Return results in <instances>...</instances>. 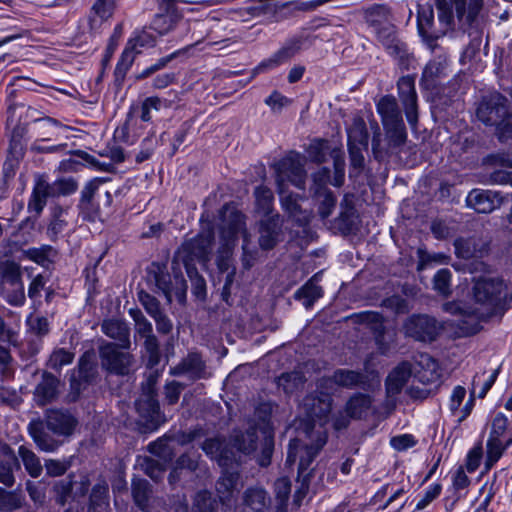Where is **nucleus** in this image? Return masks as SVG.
Returning a JSON list of instances; mask_svg holds the SVG:
<instances>
[{
  "label": "nucleus",
  "mask_w": 512,
  "mask_h": 512,
  "mask_svg": "<svg viewBox=\"0 0 512 512\" xmlns=\"http://www.w3.org/2000/svg\"><path fill=\"white\" fill-rule=\"evenodd\" d=\"M220 215L222 219L220 226L221 246L216 259L219 271H229L232 251L236 245L239 233L242 234L243 238V266L246 269L251 268L257 258L258 250L252 244L251 235L245 228V216L228 205L222 208Z\"/></svg>",
  "instance_id": "nucleus-1"
},
{
  "label": "nucleus",
  "mask_w": 512,
  "mask_h": 512,
  "mask_svg": "<svg viewBox=\"0 0 512 512\" xmlns=\"http://www.w3.org/2000/svg\"><path fill=\"white\" fill-rule=\"evenodd\" d=\"M77 426L78 420L71 412L52 409L46 412L44 421H31L28 432L41 451L54 452L74 434Z\"/></svg>",
  "instance_id": "nucleus-2"
},
{
  "label": "nucleus",
  "mask_w": 512,
  "mask_h": 512,
  "mask_svg": "<svg viewBox=\"0 0 512 512\" xmlns=\"http://www.w3.org/2000/svg\"><path fill=\"white\" fill-rule=\"evenodd\" d=\"M507 298V287L504 281L497 277H479L474 279L472 287L471 309L469 313L477 321L503 313Z\"/></svg>",
  "instance_id": "nucleus-3"
},
{
  "label": "nucleus",
  "mask_w": 512,
  "mask_h": 512,
  "mask_svg": "<svg viewBox=\"0 0 512 512\" xmlns=\"http://www.w3.org/2000/svg\"><path fill=\"white\" fill-rule=\"evenodd\" d=\"M276 184L281 198L282 207L291 215L300 209L297 197L286 191V182H290L298 189L305 188L306 171L299 154H290L275 165Z\"/></svg>",
  "instance_id": "nucleus-4"
},
{
  "label": "nucleus",
  "mask_w": 512,
  "mask_h": 512,
  "mask_svg": "<svg viewBox=\"0 0 512 512\" xmlns=\"http://www.w3.org/2000/svg\"><path fill=\"white\" fill-rule=\"evenodd\" d=\"M327 442V434L324 431H306L305 439H291L288 445L286 463L292 465L299 459L298 470L303 473Z\"/></svg>",
  "instance_id": "nucleus-5"
},
{
  "label": "nucleus",
  "mask_w": 512,
  "mask_h": 512,
  "mask_svg": "<svg viewBox=\"0 0 512 512\" xmlns=\"http://www.w3.org/2000/svg\"><path fill=\"white\" fill-rule=\"evenodd\" d=\"M507 98L500 93H492L483 98L477 108V117L486 125H495L500 138L512 132V111L507 108Z\"/></svg>",
  "instance_id": "nucleus-6"
},
{
  "label": "nucleus",
  "mask_w": 512,
  "mask_h": 512,
  "mask_svg": "<svg viewBox=\"0 0 512 512\" xmlns=\"http://www.w3.org/2000/svg\"><path fill=\"white\" fill-rule=\"evenodd\" d=\"M102 182L94 179L88 182L81 191L78 204L80 217L89 222H94L101 216V209L110 207L112 195L110 191L101 188Z\"/></svg>",
  "instance_id": "nucleus-7"
},
{
  "label": "nucleus",
  "mask_w": 512,
  "mask_h": 512,
  "mask_svg": "<svg viewBox=\"0 0 512 512\" xmlns=\"http://www.w3.org/2000/svg\"><path fill=\"white\" fill-rule=\"evenodd\" d=\"M511 445L512 433L508 431V419L504 414L498 413L492 421L486 444V467L491 468Z\"/></svg>",
  "instance_id": "nucleus-8"
},
{
  "label": "nucleus",
  "mask_w": 512,
  "mask_h": 512,
  "mask_svg": "<svg viewBox=\"0 0 512 512\" xmlns=\"http://www.w3.org/2000/svg\"><path fill=\"white\" fill-rule=\"evenodd\" d=\"M0 282L8 303L14 306L24 304V284L21 266L18 263L10 259L0 260Z\"/></svg>",
  "instance_id": "nucleus-9"
},
{
  "label": "nucleus",
  "mask_w": 512,
  "mask_h": 512,
  "mask_svg": "<svg viewBox=\"0 0 512 512\" xmlns=\"http://www.w3.org/2000/svg\"><path fill=\"white\" fill-rule=\"evenodd\" d=\"M214 242L213 231H207L186 240L177 250L174 262H181L184 267L194 266L195 260L206 263L210 259Z\"/></svg>",
  "instance_id": "nucleus-10"
},
{
  "label": "nucleus",
  "mask_w": 512,
  "mask_h": 512,
  "mask_svg": "<svg viewBox=\"0 0 512 512\" xmlns=\"http://www.w3.org/2000/svg\"><path fill=\"white\" fill-rule=\"evenodd\" d=\"M119 345L104 342L99 346V358L103 370L118 376L128 375L134 364V356Z\"/></svg>",
  "instance_id": "nucleus-11"
},
{
  "label": "nucleus",
  "mask_w": 512,
  "mask_h": 512,
  "mask_svg": "<svg viewBox=\"0 0 512 512\" xmlns=\"http://www.w3.org/2000/svg\"><path fill=\"white\" fill-rule=\"evenodd\" d=\"M271 406L267 403L260 404L254 412L256 430L261 432V455L257 457V463L261 467H267L271 463L274 450V437L269 424Z\"/></svg>",
  "instance_id": "nucleus-12"
},
{
  "label": "nucleus",
  "mask_w": 512,
  "mask_h": 512,
  "mask_svg": "<svg viewBox=\"0 0 512 512\" xmlns=\"http://www.w3.org/2000/svg\"><path fill=\"white\" fill-rule=\"evenodd\" d=\"M376 128L378 132L374 134L372 139V151L374 157L378 160L383 159L389 153L398 152L407 140V132L403 121L388 125L384 127L385 135L388 140V148L383 150L380 144V133L377 125Z\"/></svg>",
  "instance_id": "nucleus-13"
},
{
  "label": "nucleus",
  "mask_w": 512,
  "mask_h": 512,
  "mask_svg": "<svg viewBox=\"0 0 512 512\" xmlns=\"http://www.w3.org/2000/svg\"><path fill=\"white\" fill-rule=\"evenodd\" d=\"M406 336L418 341L431 342L435 340L439 332L437 321L427 315H412L403 325Z\"/></svg>",
  "instance_id": "nucleus-14"
},
{
  "label": "nucleus",
  "mask_w": 512,
  "mask_h": 512,
  "mask_svg": "<svg viewBox=\"0 0 512 512\" xmlns=\"http://www.w3.org/2000/svg\"><path fill=\"white\" fill-rule=\"evenodd\" d=\"M398 96L403 105L405 115L410 126L415 127L418 122L417 93L415 78L411 75L401 77L397 82Z\"/></svg>",
  "instance_id": "nucleus-15"
},
{
  "label": "nucleus",
  "mask_w": 512,
  "mask_h": 512,
  "mask_svg": "<svg viewBox=\"0 0 512 512\" xmlns=\"http://www.w3.org/2000/svg\"><path fill=\"white\" fill-rule=\"evenodd\" d=\"M489 240L479 235L460 237L454 241L455 253L462 259L482 258L489 252Z\"/></svg>",
  "instance_id": "nucleus-16"
},
{
  "label": "nucleus",
  "mask_w": 512,
  "mask_h": 512,
  "mask_svg": "<svg viewBox=\"0 0 512 512\" xmlns=\"http://www.w3.org/2000/svg\"><path fill=\"white\" fill-rule=\"evenodd\" d=\"M503 203L499 192L492 190L473 189L466 197V204L478 213H491Z\"/></svg>",
  "instance_id": "nucleus-17"
},
{
  "label": "nucleus",
  "mask_w": 512,
  "mask_h": 512,
  "mask_svg": "<svg viewBox=\"0 0 512 512\" xmlns=\"http://www.w3.org/2000/svg\"><path fill=\"white\" fill-rule=\"evenodd\" d=\"M259 246L262 250H271L280 240L282 222L278 214L259 221Z\"/></svg>",
  "instance_id": "nucleus-18"
},
{
  "label": "nucleus",
  "mask_w": 512,
  "mask_h": 512,
  "mask_svg": "<svg viewBox=\"0 0 512 512\" xmlns=\"http://www.w3.org/2000/svg\"><path fill=\"white\" fill-rule=\"evenodd\" d=\"M242 512H268L271 505V497L268 492L259 485L245 489L241 496Z\"/></svg>",
  "instance_id": "nucleus-19"
},
{
  "label": "nucleus",
  "mask_w": 512,
  "mask_h": 512,
  "mask_svg": "<svg viewBox=\"0 0 512 512\" xmlns=\"http://www.w3.org/2000/svg\"><path fill=\"white\" fill-rule=\"evenodd\" d=\"M173 376H186L190 380L206 378V364L198 353H189L178 365L171 368Z\"/></svg>",
  "instance_id": "nucleus-20"
},
{
  "label": "nucleus",
  "mask_w": 512,
  "mask_h": 512,
  "mask_svg": "<svg viewBox=\"0 0 512 512\" xmlns=\"http://www.w3.org/2000/svg\"><path fill=\"white\" fill-rule=\"evenodd\" d=\"M361 319L363 323L370 326L379 351L382 354L387 353L391 343L394 341L395 334H386L382 316L377 312L368 311L361 314Z\"/></svg>",
  "instance_id": "nucleus-21"
},
{
  "label": "nucleus",
  "mask_w": 512,
  "mask_h": 512,
  "mask_svg": "<svg viewBox=\"0 0 512 512\" xmlns=\"http://www.w3.org/2000/svg\"><path fill=\"white\" fill-rule=\"evenodd\" d=\"M332 397H321L316 394L308 395L304 398V407L307 416L311 420L319 421L320 425H325L329 420V415L332 410Z\"/></svg>",
  "instance_id": "nucleus-22"
},
{
  "label": "nucleus",
  "mask_w": 512,
  "mask_h": 512,
  "mask_svg": "<svg viewBox=\"0 0 512 512\" xmlns=\"http://www.w3.org/2000/svg\"><path fill=\"white\" fill-rule=\"evenodd\" d=\"M418 31L428 47L433 51L437 47L436 40L445 35V31L432 29L434 12L431 7H423L418 11Z\"/></svg>",
  "instance_id": "nucleus-23"
},
{
  "label": "nucleus",
  "mask_w": 512,
  "mask_h": 512,
  "mask_svg": "<svg viewBox=\"0 0 512 512\" xmlns=\"http://www.w3.org/2000/svg\"><path fill=\"white\" fill-rule=\"evenodd\" d=\"M374 32L390 55L398 58L405 56L406 45L397 38L394 25L390 22L384 23L383 26L374 29Z\"/></svg>",
  "instance_id": "nucleus-24"
},
{
  "label": "nucleus",
  "mask_w": 512,
  "mask_h": 512,
  "mask_svg": "<svg viewBox=\"0 0 512 512\" xmlns=\"http://www.w3.org/2000/svg\"><path fill=\"white\" fill-rule=\"evenodd\" d=\"M20 469L17 456L10 446H0V483L12 487L15 483L14 470Z\"/></svg>",
  "instance_id": "nucleus-25"
},
{
  "label": "nucleus",
  "mask_w": 512,
  "mask_h": 512,
  "mask_svg": "<svg viewBox=\"0 0 512 512\" xmlns=\"http://www.w3.org/2000/svg\"><path fill=\"white\" fill-rule=\"evenodd\" d=\"M60 381L49 372H43L41 381L34 390V401L39 406H44L56 399Z\"/></svg>",
  "instance_id": "nucleus-26"
},
{
  "label": "nucleus",
  "mask_w": 512,
  "mask_h": 512,
  "mask_svg": "<svg viewBox=\"0 0 512 512\" xmlns=\"http://www.w3.org/2000/svg\"><path fill=\"white\" fill-rule=\"evenodd\" d=\"M101 330L107 337L117 341L116 344L122 349L130 348V327L124 320L116 318L104 320Z\"/></svg>",
  "instance_id": "nucleus-27"
},
{
  "label": "nucleus",
  "mask_w": 512,
  "mask_h": 512,
  "mask_svg": "<svg viewBox=\"0 0 512 512\" xmlns=\"http://www.w3.org/2000/svg\"><path fill=\"white\" fill-rule=\"evenodd\" d=\"M301 49V40L292 39L287 42L282 48L276 51L270 58L262 61L256 68V72L272 69L282 63L287 62L295 56Z\"/></svg>",
  "instance_id": "nucleus-28"
},
{
  "label": "nucleus",
  "mask_w": 512,
  "mask_h": 512,
  "mask_svg": "<svg viewBox=\"0 0 512 512\" xmlns=\"http://www.w3.org/2000/svg\"><path fill=\"white\" fill-rule=\"evenodd\" d=\"M233 446L245 455L255 454V459L261 455V439L257 435L256 426H250L245 433H239L233 438Z\"/></svg>",
  "instance_id": "nucleus-29"
},
{
  "label": "nucleus",
  "mask_w": 512,
  "mask_h": 512,
  "mask_svg": "<svg viewBox=\"0 0 512 512\" xmlns=\"http://www.w3.org/2000/svg\"><path fill=\"white\" fill-rule=\"evenodd\" d=\"M411 376V365L408 362H402L395 367L386 379V393L388 397H394L399 394Z\"/></svg>",
  "instance_id": "nucleus-30"
},
{
  "label": "nucleus",
  "mask_w": 512,
  "mask_h": 512,
  "mask_svg": "<svg viewBox=\"0 0 512 512\" xmlns=\"http://www.w3.org/2000/svg\"><path fill=\"white\" fill-rule=\"evenodd\" d=\"M377 112L381 116L383 127L403 121L397 101L391 95H386L378 101Z\"/></svg>",
  "instance_id": "nucleus-31"
},
{
  "label": "nucleus",
  "mask_w": 512,
  "mask_h": 512,
  "mask_svg": "<svg viewBox=\"0 0 512 512\" xmlns=\"http://www.w3.org/2000/svg\"><path fill=\"white\" fill-rule=\"evenodd\" d=\"M50 197H52V194H50L48 182L43 177H39L28 202V211L39 216L46 206L47 199Z\"/></svg>",
  "instance_id": "nucleus-32"
},
{
  "label": "nucleus",
  "mask_w": 512,
  "mask_h": 512,
  "mask_svg": "<svg viewBox=\"0 0 512 512\" xmlns=\"http://www.w3.org/2000/svg\"><path fill=\"white\" fill-rule=\"evenodd\" d=\"M97 377V365L93 361L92 356L84 354L78 363L77 371H74L71 376V383L74 385L78 382L79 385L90 384Z\"/></svg>",
  "instance_id": "nucleus-33"
},
{
  "label": "nucleus",
  "mask_w": 512,
  "mask_h": 512,
  "mask_svg": "<svg viewBox=\"0 0 512 512\" xmlns=\"http://www.w3.org/2000/svg\"><path fill=\"white\" fill-rule=\"evenodd\" d=\"M178 13L173 4L167 3L165 13L157 14L150 24V28L158 35L162 36L170 32L178 21Z\"/></svg>",
  "instance_id": "nucleus-34"
},
{
  "label": "nucleus",
  "mask_w": 512,
  "mask_h": 512,
  "mask_svg": "<svg viewBox=\"0 0 512 512\" xmlns=\"http://www.w3.org/2000/svg\"><path fill=\"white\" fill-rule=\"evenodd\" d=\"M238 480V473L225 472L217 481L216 490L223 505H230L231 501L233 500L234 491L236 489Z\"/></svg>",
  "instance_id": "nucleus-35"
},
{
  "label": "nucleus",
  "mask_w": 512,
  "mask_h": 512,
  "mask_svg": "<svg viewBox=\"0 0 512 512\" xmlns=\"http://www.w3.org/2000/svg\"><path fill=\"white\" fill-rule=\"evenodd\" d=\"M150 280L153 281L159 291L163 293L168 302L172 301L171 276L165 266L153 263L149 269Z\"/></svg>",
  "instance_id": "nucleus-36"
},
{
  "label": "nucleus",
  "mask_w": 512,
  "mask_h": 512,
  "mask_svg": "<svg viewBox=\"0 0 512 512\" xmlns=\"http://www.w3.org/2000/svg\"><path fill=\"white\" fill-rule=\"evenodd\" d=\"M348 145L368 147L369 134L362 117L354 116L347 126Z\"/></svg>",
  "instance_id": "nucleus-37"
},
{
  "label": "nucleus",
  "mask_w": 512,
  "mask_h": 512,
  "mask_svg": "<svg viewBox=\"0 0 512 512\" xmlns=\"http://www.w3.org/2000/svg\"><path fill=\"white\" fill-rule=\"evenodd\" d=\"M445 68L446 58L444 56H438L435 59L429 61L424 67L421 83L427 89L434 87L436 80L444 75Z\"/></svg>",
  "instance_id": "nucleus-38"
},
{
  "label": "nucleus",
  "mask_w": 512,
  "mask_h": 512,
  "mask_svg": "<svg viewBox=\"0 0 512 512\" xmlns=\"http://www.w3.org/2000/svg\"><path fill=\"white\" fill-rule=\"evenodd\" d=\"M138 413L151 423H155L160 418V407L155 395L149 393L144 395L136 402Z\"/></svg>",
  "instance_id": "nucleus-39"
},
{
  "label": "nucleus",
  "mask_w": 512,
  "mask_h": 512,
  "mask_svg": "<svg viewBox=\"0 0 512 512\" xmlns=\"http://www.w3.org/2000/svg\"><path fill=\"white\" fill-rule=\"evenodd\" d=\"M482 6V0H469L468 8L466 11L465 1L457 0L455 2V9L459 21L471 25L481 11Z\"/></svg>",
  "instance_id": "nucleus-40"
},
{
  "label": "nucleus",
  "mask_w": 512,
  "mask_h": 512,
  "mask_svg": "<svg viewBox=\"0 0 512 512\" xmlns=\"http://www.w3.org/2000/svg\"><path fill=\"white\" fill-rule=\"evenodd\" d=\"M333 374L338 387L352 389L365 382L364 374L358 371L339 368Z\"/></svg>",
  "instance_id": "nucleus-41"
},
{
  "label": "nucleus",
  "mask_w": 512,
  "mask_h": 512,
  "mask_svg": "<svg viewBox=\"0 0 512 512\" xmlns=\"http://www.w3.org/2000/svg\"><path fill=\"white\" fill-rule=\"evenodd\" d=\"M18 455L23 462L25 470L31 477L37 478L41 475L43 467L40 459L31 449L21 445L18 449Z\"/></svg>",
  "instance_id": "nucleus-42"
},
{
  "label": "nucleus",
  "mask_w": 512,
  "mask_h": 512,
  "mask_svg": "<svg viewBox=\"0 0 512 512\" xmlns=\"http://www.w3.org/2000/svg\"><path fill=\"white\" fill-rule=\"evenodd\" d=\"M371 403L368 395L358 393L348 400L345 411L351 418H361L369 410Z\"/></svg>",
  "instance_id": "nucleus-43"
},
{
  "label": "nucleus",
  "mask_w": 512,
  "mask_h": 512,
  "mask_svg": "<svg viewBox=\"0 0 512 512\" xmlns=\"http://www.w3.org/2000/svg\"><path fill=\"white\" fill-rule=\"evenodd\" d=\"M314 278L315 277L310 279L295 293V297L297 299L303 300V305L306 308L312 307L315 301H317L323 295L322 287L314 282Z\"/></svg>",
  "instance_id": "nucleus-44"
},
{
  "label": "nucleus",
  "mask_w": 512,
  "mask_h": 512,
  "mask_svg": "<svg viewBox=\"0 0 512 512\" xmlns=\"http://www.w3.org/2000/svg\"><path fill=\"white\" fill-rule=\"evenodd\" d=\"M154 33L150 27H144L136 32L135 36L128 42L127 47H130L136 54L140 53L142 48L153 47L156 43V35Z\"/></svg>",
  "instance_id": "nucleus-45"
},
{
  "label": "nucleus",
  "mask_w": 512,
  "mask_h": 512,
  "mask_svg": "<svg viewBox=\"0 0 512 512\" xmlns=\"http://www.w3.org/2000/svg\"><path fill=\"white\" fill-rule=\"evenodd\" d=\"M132 495L136 505L144 512H148V501L151 495L150 484L144 479L133 480Z\"/></svg>",
  "instance_id": "nucleus-46"
},
{
  "label": "nucleus",
  "mask_w": 512,
  "mask_h": 512,
  "mask_svg": "<svg viewBox=\"0 0 512 512\" xmlns=\"http://www.w3.org/2000/svg\"><path fill=\"white\" fill-rule=\"evenodd\" d=\"M256 199V208L259 213H262L266 218L270 217L273 211V193L271 189L265 186H258L254 191Z\"/></svg>",
  "instance_id": "nucleus-47"
},
{
  "label": "nucleus",
  "mask_w": 512,
  "mask_h": 512,
  "mask_svg": "<svg viewBox=\"0 0 512 512\" xmlns=\"http://www.w3.org/2000/svg\"><path fill=\"white\" fill-rule=\"evenodd\" d=\"M365 20L373 29L389 23V10L384 5H374L365 11Z\"/></svg>",
  "instance_id": "nucleus-48"
},
{
  "label": "nucleus",
  "mask_w": 512,
  "mask_h": 512,
  "mask_svg": "<svg viewBox=\"0 0 512 512\" xmlns=\"http://www.w3.org/2000/svg\"><path fill=\"white\" fill-rule=\"evenodd\" d=\"M305 383V376L302 372L292 371L283 373L278 377L277 384L282 387L286 393H293Z\"/></svg>",
  "instance_id": "nucleus-49"
},
{
  "label": "nucleus",
  "mask_w": 512,
  "mask_h": 512,
  "mask_svg": "<svg viewBox=\"0 0 512 512\" xmlns=\"http://www.w3.org/2000/svg\"><path fill=\"white\" fill-rule=\"evenodd\" d=\"M136 53L133 52L130 47H126L121 54V57L116 65L114 76L115 82L121 85L125 79L126 73L132 66L135 60Z\"/></svg>",
  "instance_id": "nucleus-50"
},
{
  "label": "nucleus",
  "mask_w": 512,
  "mask_h": 512,
  "mask_svg": "<svg viewBox=\"0 0 512 512\" xmlns=\"http://www.w3.org/2000/svg\"><path fill=\"white\" fill-rule=\"evenodd\" d=\"M73 359V352L64 348H57L51 353L47 361V367L54 371H60L64 366L71 364Z\"/></svg>",
  "instance_id": "nucleus-51"
},
{
  "label": "nucleus",
  "mask_w": 512,
  "mask_h": 512,
  "mask_svg": "<svg viewBox=\"0 0 512 512\" xmlns=\"http://www.w3.org/2000/svg\"><path fill=\"white\" fill-rule=\"evenodd\" d=\"M52 197L68 196L76 192L78 183L73 178H60L53 183H48Z\"/></svg>",
  "instance_id": "nucleus-52"
},
{
  "label": "nucleus",
  "mask_w": 512,
  "mask_h": 512,
  "mask_svg": "<svg viewBox=\"0 0 512 512\" xmlns=\"http://www.w3.org/2000/svg\"><path fill=\"white\" fill-rule=\"evenodd\" d=\"M73 489V475H69L65 479L56 481L53 485L56 502L60 505H65L71 496Z\"/></svg>",
  "instance_id": "nucleus-53"
},
{
  "label": "nucleus",
  "mask_w": 512,
  "mask_h": 512,
  "mask_svg": "<svg viewBox=\"0 0 512 512\" xmlns=\"http://www.w3.org/2000/svg\"><path fill=\"white\" fill-rule=\"evenodd\" d=\"M166 102V100L157 96L147 97L139 107L140 119L144 122H150L152 120V112L159 111Z\"/></svg>",
  "instance_id": "nucleus-54"
},
{
  "label": "nucleus",
  "mask_w": 512,
  "mask_h": 512,
  "mask_svg": "<svg viewBox=\"0 0 512 512\" xmlns=\"http://www.w3.org/2000/svg\"><path fill=\"white\" fill-rule=\"evenodd\" d=\"M436 8L438 10V19L442 26L440 31H445L446 33L452 28L453 24L452 4L448 0H436Z\"/></svg>",
  "instance_id": "nucleus-55"
},
{
  "label": "nucleus",
  "mask_w": 512,
  "mask_h": 512,
  "mask_svg": "<svg viewBox=\"0 0 512 512\" xmlns=\"http://www.w3.org/2000/svg\"><path fill=\"white\" fill-rule=\"evenodd\" d=\"M129 314L135 322V332L137 335L141 338H145L154 334L151 322L139 309H130Z\"/></svg>",
  "instance_id": "nucleus-56"
},
{
  "label": "nucleus",
  "mask_w": 512,
  "mask_h": 512,
  "mask_svg": "<svg viewBox=\"0 0 512 512\" xmlns=\"http://www.w3.org/2000/svg\"><path fill=\"white\" fill-rule=\"evenodd\" d=\"M67 213L62 207L57 206L53 209V218L48 226L47 233L51 238H56L67 226L64 215Z\"/></svg>",
  "instance_id": "nucleus-57"
},
{
  "label": "nucleus",
  "mask_w": 512,
  "mask_h": 512,
  "mask_svg": "<svg viewBox=\"0 0 512 512\" xmlns=\"http://www.w3.org/2000/svg\"><path fill=\"white\" fill-rule=\"evenodd\" d=\"M18 324H11L5 321L0 314V341L7 342L10 345H19Z\"/></svg>",
  "instance_id": "nucleus-58"
},
{
  "label": "nucleus",
  "mask_w": 512,
  "mask_h": 512,
  "mask_svg": "<svg viewBox=\"0 0 512 512\" xmlns=\"http://www.w3.org/2000/svg\"><path fill=\"white\" fill-rule=\"evenodd\" d=\"M318 197L319 207L318 212L321 218L325 219L329 217L336 205V198L329 190H323V192L317 191L315 193Z\"/></svg>",
  "instance_id": "nucleus-59"
},
{
  "label": "nucleus",
  "mask_w": 512,
  "mask_h": 512,
  "mask_svg": "<svg viewBox=\"0 0 512 512\" xmlns=\"http://www.w3.org/2000/svg\"><path fill=\"white\" fill-rule=\"evenodd\" d=\"M328 149V142L326 140L315 139L309 144L306 151L313 162L322 163L326 159Z\"/></svg>",
  "instance_id": "nucleus-60"
},
{
  "label": "nucleus",
  "mask_w": 512,
  "mask_h": 512,
  "mask_svg": "<svg viewBox=\"0 0 512 512\" xmlns=\"http://www.w3.org/2000/svg\"><path fill=\"white\" fill-rule=\"evenodd\" d=\"M71 465V458L63 460L48 459L44 463L46 473L50 477H59L64 475L67 472V470L71 467Z\"/></svg>",
  "instance_id": "nucleus-61"
},
{
  "label": "nucleus",
  "mask_w": 512,
  "mask_h": 512,
  "mask_svg": "<svg viewBox=\"0 0 512 512\" xmlns=\"http://www.w3.org/2000/svg\"><path fill=\"white\" fill-rule=\"evenodd\" d=\"M186 273L192 283L193 293L198 298H204L206 295L205 279L198 273L195 266L185 267Z\"/></svg>",
  "instance_id": "nucleus-62"
},
{
  "label": "nucleus",
  "mask_w": 512,
  "mask_h": 512,
  "mask_svg": "<svg viewBox=\"0 0 512 512\" xmlns=\"http://www.w3.org/2000/svg\"><path fill=\"white\" fill-rule=\"evenodd\" d=\"M52 252V247L43 245L39 248H29L23 251L25 258L32 260L40 265H45L49 261V254Z\"/></svg>",
  "instance_id": "nucleus-63"
},
{
  "label": "nucleus",
  "mask_w": 512,
  "mask_h": 512,
  "mask_svg": "<svg viewBox=\"0 0 512 512\" xmlns=\"http://www.w3.org/2000/svg\"><path fill=\"white\" fill-rule=\"evenodd\" d=\"M451 272L448 269L439 270L433 278L434 289L444 296L450 294Z\"/></svg>",
  "instance_id": "nucleus-64"
}]
</instances>
